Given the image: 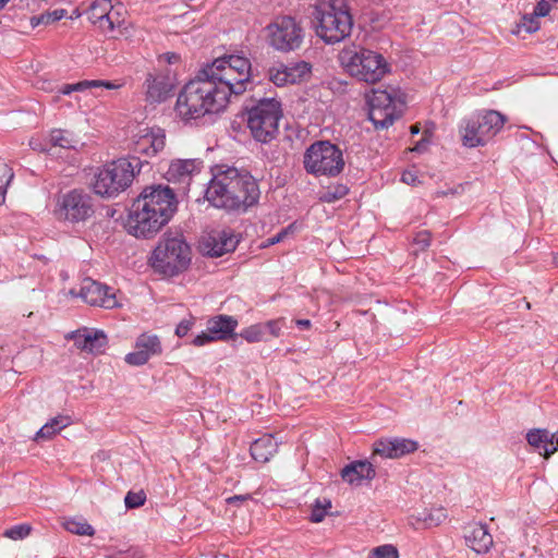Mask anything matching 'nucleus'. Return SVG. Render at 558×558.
I'll list each match as a JSON object with an SVG mask.
<instances>
[{
  "label": "nucleus",
  "mask_w": 558,
  "mask_h": 558,
  "mask_svg": "<svg viewBox=\"0 0 558 558\" xmlns=\"http://www.w3.org/2000/svg\"><path fill=\"white\" fill-rule=\"evenodd\" d=\"M29 144H31V146L33 147V149H38L37 144H34V143H33V141H31V143H29Z\"/></svg>",
  "instance_id": "052dcab7"
},
{
  "label": "nucleus",
  "mask_w": 558,
  "mask_h": 558,
  "mask_svg": "<svg viewBox=\"0 0 558 558\" xmlns=\"http://www.w3.org/2000/svg\"><path fill=\"white\" fill-rule=\"evenodd\" d=\"M251 498L250 495H234L232 497H229L227 499V502L229 505H234V504H238V502H242L244 500H248Z\"/></svg>",
  "instance_id": "603ef678"
},
{
  "label": "nucleus",
  "mask_w": 558,
  "mask_h": 558,
  "mask_svg": "<svg viewBox=\"0 0 558 558\" xmlns=\"http://www.w3.org/2000/svg\"><path fill=\"white\" fill-rule=\"evenodd\" d=\"M288 234V230L284 229V230H281L279 233H277L276 235L271 236V238H268L266 240V243L264 244V246H270V245H274V244H277L279 242H281L283 240L284 236H287Z\"/></svg>",
  "instance_id": "3c124183"
},
{
  "label": "nucleus",
  "mask_w": 558,
  "mask_h": 558,
  "mask_svg": "<svg viewBox=\"0 0 558 558\" xmlns=\"http://www.w3.org/2000/svg\"><path fill=\"white\" fill-rule=\"evenodd\" d=\"M71 424V418L66 415H58L47 422L36 434L35 439H51L56 434Z\"/></svg>",
  "instance_id": "c85d7f7f"
},
{
  "label": "nucleus",
  "mask_w": 558,
  "mask_h": 558,
  "mask_svg": "<svg viewBox=\"0 0 558 558\" xmlns=\"http://www.w3.org/2000/svg\"><path fill=\"white\" fill-rule=\"evenodd\" d=\"M340 59L352 76L366 83H376L388 72L385 58L373 50L344 49Z\"/></svg>",
  "instance_id": "1a4fd4ad"
},
{
  "label": "nucleus",
  "mask_w": 558,
  "mask_h": 558,
  "mask_svg": "<svg viewBox=\"0 0 558 558\" xmlns=\"http://www.w3.org/2000/svg\"><path fill=\"white\" fill-rule=\"evenodd\" d=\"M191 263V248L182 235L166 236L153 252V267L167 276L185 270Z\"/></svg>",
  "instance_id": "6e6552de"
},
{
  "label": "nucleus",
  "mask_w": 558,
  "mask_h": 558,
  "mask_svg": "<svg viewBox=\"0 0 558 558\" xmlns=\"http://www.w3.org/2000/svg\"><path fill=\"white\" fill-rule=\"evenodd\" d=\"M505 116L496 110H486L461 121L459 134L463 146L474 148L485 146L504 128Z\"/></svg>",
  "instance_id": "0eeeda50"
},
{
  "label": "nucleus",
  "mask_w": 558,
  "mask_h": 558,
  "mask_svg": "<svg viewBox=\"0 0 558 558\" xmlns=\"http://www.w3.org/2000/svg\"><path fill=\"white\" fill-rule=\"evenodd\" d=\"M266 31L268 44L281 52L298 50L304 39V29L291 16L277 17Z\"/></svg>",
  "instance_id": "9b49d317"
},
{
  "label": "nucleus",
  "mask_w": 558,
  "mask_h": 558,
  "mask_svg": "<svg viewBox=\"0 0 558 558\" xmlns=\"http://www.w3.org/2000/svg\"><path fill=\"white\" fill-rule=\"evenodd\" d=\"M550 4L545 1V0H541L537 2L535 9H534V14L538 17V16H546L549 12H550Z\"/></svg>",
  "instance_id": "49530a36"
},
{
  "label": "nucleus",
  "mask_w": 558,
  "mask_h": 558,
  "mask_svg": "<svg viewBox=\"0 0 558 558\" xmlns=\"http://www.w3.org/2000/svg\"><path fill=\"white\" fill-rule=\"evenodd\" d=\"M146 501V494L144 490L129 492L124 498V504L128 509H135L143 506Z\"/></svg>",
  "instance_id": "a19ab883"
},
{
  "label": "nucleus",
  "mask_w": 558,
  "mask_h": 558,
  "mask_svg": "<svg viewBox=\"0 0 558 558\" xmlns=\"http://www.w3.org/2000/svg\"><path fill=\"white\" fill-rule=\"evenodd\" d=\"M122 83H114L110 81L102 80H93V81H81L74 84H65L60 89L59 93L62 95H70L74 92H84L94 87H105L107 89H118L122 87Z\"/></svg>",
  "instance_id": "cd10ccee"
},
{
  "label": "nucleus",
  "mask_w": 558,
  "mask_h": 558,
  "mask_svg": "<svg viewBox=\"0 0 558 558\" xmlns=\"http://www.w3.org/2000/svg\"><path fill=\"white\" fill-rule=\"evenodd\" d=\"M410 131L412 134H417L420 132V126L417 124H413L410 126Z\"/></svg>",
  "instance_id": "5fc2aeb1"
},
{
  "label": "nucleus",
  "mask_w": 558,
  "mask_h": 558,
  "mask_svg": "<svg viewBox=\"0 0 558 558\" xmlns=\"http://www.w3.org/2000/svg\"><path fill=\"white\" fill-rule=\"evenodd\" d=\"M252 85L251 62L229 54L204 65L178 95L175 112L184 120H196L226 109L232 96H240Z\"/></svg>",
  "instance_id": "f257e3e1"
},
{
  "label": "nucleus",
  "mask_w": 558,
  "mask_h": 558,
  "mask_svg": "<svg viewBox=\"0 0 558 558\" xmlns=\"http://www.w3.org/2000/svg\"><path fill=\"white\" fill-rule=\"evenodd\" d=\"M553 260L554 264L558 266V253L554 254Z\"/></svg>",
  "instance_id": "13d9d810"
},
{
  "label": "nucleus",
  "mask_w": 558,
  "mask_h": 558,
  "mask_svg": "<svg viewBox=\"0 0 558 558\" xmlns=\"http://www.w3.org/2000/svg\"><path fill=\"white\" fill-rule=\"evenodd\" d=\"M401 180L409 185H415L420 182L416 172L412 170L404 171L402 173Z\"/></svg>",
  "instance_id": "8fccbe9b"
},
{
  "label": "nucleus",
  "mask_w": 558,
  "mask_h": 558,
  "mask_svg": "<svg viewBox=\"0 0 558 558\" xmlns=\"http://www.w3.org/2000/svg\"><path fill=\"white\" fill-rule=\"evenodd\" d=\"M202 168L203 161L201 159H175L169 165L166 179L170 183L182 185L183 191H185L192 178L199 173Z\"/></svg>",
  "instance_id": "a211bd4d"
},
{
  "label": "nucleus",
  "mask_w": 558,
  "mask_h": 558,
  "mask_svg": "<svg viewBox=\"0 0 558 558\" xmlns=\"http://www.w3.org/2000/svg\"><path fill=\"white\" fill-rule=\"evenodd\" d=\"M193 324V318L181 320L175 328V335L180 338L186 336L187 332L192 329Z\"/></svg>",
  "instance_id": "c03bdc74"
},
{
  "label": "nucleus",
  "mask_w": 558,
  "mask_h": 558,
  "mask_svg": "<svg viewBox=\"0 0 558 558\" xmlns=\"http://www.w3.org/2000/svg\"><path fill=\"white\" fill-rule=\"evenodd\" d=\"M376 471L372 462L357 460L345 465L341 471V477L349 484L360 485L363 480H373Z\"/></svg>",
  "instance_id": "5701e85b"
},
{
  "label": "nucleus",
  "mask_w": 558,
  "mask_h": 558,
  "mask_svg": "<svg viewBox=\"0 0 558 558\" xmlns=\"http://www.w3.org/2000/svg\"><path fill=\"white\" fill-rule=\"evenodd\" d=\"M10 0H0V10H2Z\"/></svg>",
  "instance_id": "4d7b16f0"
},
{
  "label": "nucleus",
  "mask_w": 558,
  "mask_h": 558,
  "mask_svg": "<svg viewBox=\"0 0 558 558\" xmlns=\"http://www.w3.org/2000/svg\"><path fill=\"white\" fill-rule=\"evenodd\" d=\"M62 526L72 534L94 536L95 529L83 518H64Z\"/></svg>",
  "instance_id": "7c9ffc66"
},
{
  "label": "nucleus",
  "mask_w": 558,
  "mask_h": 558,
  "mask_svg": "<svg viewBox=\"0 0 558 558\" xmlns=\"http://www.w3.org/2000/svg\"><path fill=\"white\" fill-rule=\"evenodd\" d=\"M263 326L265 327V331L268 330L271 336L279 337L281 330L280 320H269Z\"/></svg>",
  "instance_id": "de8ad7c7"
},
{
  "label": "nucleus",
  "mask_w": 558,
  "mask_h": 558,
  "mask_svg": "<svg viewBox=\"0 0 558 558\" xmlns=\"http://www.w3.org/2000/svg\"><path fill=\"white\" fill-rule=\"evenodd\" d=\"M68 293L71 296L81 298L92 306L111 310L119 305L113 289L92 278H84L82 280L78 292L75 289H71Z\"/></svg>",
  "instance_id": "4468645a"
},
{
  "label": "nucleus",
  "mask_w": 558,
  "mask_h": 558,
  "mask_svg": "<svg viewBox=\"0 0 558 558\" xmlns=\"http://www.w3.org/2000/svg\"><path fill=\"white\" fill-rule=\"evenodd\" d=\"M305 170L314 175H338L344 167L342 151L328 141L313 143L304 153Z\"/></svg>",
  "instance_id": "9d476101"
},
{
  "label": "nucleus",
  "mask_w": 558,
  "mask_h": 558,
  "mask_svg": "<svg viewBox=\"0 0 558 558\" xmlns=\"http://www.w3.org/2000/svg\"><path fill=\"white\" fill-rule=\"evenodd\" d=\"M551 436L547 429H532L526 434L527 442L536 448L539 453L543 452L545 458L550 457L558 450V446H555L550 440Z\"/></svg>",
  "instance_id": "bb28decb"
},
{
  "label": "nucleus",
  "mask_w": 558,
  "mask_h": 558,
  "mask_svg": "<svg viewBox=\"0 0 558 558\" xmlns=\"http://www.w3.org/2000/svg\"><path fill=\"white\" fill-rule=\"evenodd\" d=\"M316 34L327 44L343 40L351 34L353 20L344 0H328L315 7Z\"/></svg>",
  "instance_id": "20e7f679"
},
{
  "label": "nucleus",
  "mask_w": 558,
  "mask_h": 558,
  "mask_svg": "<svg viewBox=\"0 0 558 558\" xmlns=\"http://www.w3.org/2000/svg\"><path fill=\"white\" fill-rule=\"evenodd\" d=\"M140 151L147 156H154L165 147V135H145L137 144Z\"/></svg>",
  "instance_id": "2f4dec72"
},
{
  "label": "nucleus",
  "mask_w": 558,
  "mask_h": 558,
  "mask_svg": "<svg viewBox=\"0 0 558 558\" xmlns=\"http://www.w3.org/2000/svg\"><path fill=\"white\" fill-rule=\"evenodd\" d=\"M173 58H175V54H172V58H168V61H173Z\"/></svg>",
  "instance_id": "e2e57ef3"
},
{
  "label": "nucleus",
  "mask_w": 558,
  "mask_h": 558,
  "mask_svg": "<svg viewBox=\"0 0 558 558\" xmlns=\"http://www.w3.org/2000/svg\"><path fill=\"white\" fill-rule=\"evenodd\" d=\"M368 118L376 129H387L395 120L400 118L401 111L397 110L396 100L391 93L374 89L368 96Z\"/></svg>",
  "instance_id": "ddd939ff"
},
{
  "label": "nucleus",
  "mask_w": 558,
  "mask_h": 558,
  "mask_svg": "<svg viewBox=\"0 0 558 558\" xmlns=\"http://www.w3.org/2000/svg\"><path fill=\"white\" fill-rule=\"evenodd\" d=\"M88 19L104 32H112L121 23L120 14L113 9L110 0L94 1L88 11Z\"/></svg>",
  "instance_id": "6ab92c4d"
},
{
  "label": "nucleus",
  "mask_w": 558,
  "mask_h": 558,
  "mask_svg": "<svg viewBox=\"0 0 558 558\" xmlns=\"http://www.w3.org/2000/svg\"><path fill=\"white\" fill-rule=\"evenodd\" d=\"M178 201L169 186H146L134 201L126 228L136 238L154 236L173 216Z\"/></svg>",
  "instance_id": "f03ea898"
},
{
  "label": "nucleus",
  "mask_w": 558,
  "mask_h": 558,
  "mask_svg": "<svg viewBox=\"0 0 558 558\" xmlns=\"http://www.w3.org/2000/svg\"><path fill=\"white\" fill-rule=\"evenodd\" d=\"M330 508L331 501L329 499H316L315 504L312 507L310 517L311 521L315 523L322 522Z\"/></svg>",
  "instance_id": "c9c22d12"
},
{
  "label": "nucleus",
  "mask_w": 558,
  "mask_h": 558,
  "mask_svg": "<svg viewBox=\"0 0 558 558\" xmlns=\"http://www.w3.org/2000/svg\"><path fill=\"white\" fill-rule=\"evenodd\" d=\"M66 14V11L64 9H56L53 11H47L45 13H41L38 16H33L31 20V24L33 26H38L40 24L48 25L51 23H54L57 21H60L63 19Z\"/></svg>",
  "instance_id": "f704fd0d"
},
{
  "label": "nucleus",
  "mask_w": 558,
  "mask_h": 558,
  "mask_svg": "<svg viewBox=\"0 0 558 558\" xmlns=\"http://www.w3.org/2000/svg\"><path fill=\"white\" fill-rule=\"evenodd\" d=\"M349 192V189L345 185H337L333 187H329L327 191H325L320 199L326 203H332L336 202L342 197H344Z\"/></svg>",
  "instance_id": "ea45409f"
},
{
  "label": "nucleus",
  "mask_w": 558,
  "mask_h": 558,
  "mask_svg": "<svg viewBox=\"0 0 558 558\" xmlns=\"http://www.w3.org/2000/svg\"><path fill=\"white\" fill-rule=\"evenodd\" d=\"M238 320L229 315H217L208 319L206 330L197 335L192 343L196 347L205 345L211 341L227 340L234 336Z\"/></svg>",
  "instance_id": "2eb2a0df"
},
{
  "label": "nucleus",
  "mask_w": 558,
  "mask_h": 558,
  "mask_svg": "<svg viewBox=\"0 0 558 558\" xmlns=\"http://www.w3.org/2000/svg\"><path fill=\"white\" fill-rule=\"evenodd\" d=\"M49 143L54 147L76 149L81 145L80 140L70 131L53 130L49 135Z\"/></svg>",
  "instance_id": "c756f323"
},
{
  "label": "nucleus",
  "mask_w": 558,
  "mask_h": 558,
  "mask_svg": "<svg viewBox=\"0 0 558 558\" xmlns=\"http://www.w3.org/2000/svg\"><path fill=\"white\" fill-rule=\"evenodd\" d=\"M447 519L445 508H432L430 510L418 512L410 518V523L415 529H430L440 525Z\"/></svg>",
  "instance_id": "a878e982"
},
{
  "label": "nucleus",
  "mask_w": 558,
  "mask_h": 558,
  "mask_svg": "<svg viewBox=\"0 0 558 558\" xmlns=\"http://www.w3.org/2000/svg\"><path fill=\"white\" fill-rule=\"evenodd\" d=\"M173 58H175V54H172V58H168V61H173Z\"/></svg>",
  "instance_id": "680f3d73"
},
{
  "label": "nucleus",
  "mask_w": 558,
  "mask_h": 558,
  "mask_svg": "<svg viewBox=\"0 0 558 558\" xmlns=\"http://www.w3.org/2000/svg\"><path fill=\"white\" fill-rule=\"evenodd\" d=\"M13 177L14 174L12 169L5 163H0V205L4 203L7 186Z\"/></svg>",
  "instance_id": "58836bf2"
},
{
  "label": "nucleus",
  "mask_w": 558,
  "mask_h": 558,
  "mask_svg": "<svg viewBox=\"0 0 558 558\" xmlns=\"http://www.w3.org/2000/svg\"><path fill=\"white\" fill-rule=\"evenodd\" d=\"M421 149H422L421 143H417L416 146L413 148V150H415V151H421Z\"/></svg>",
  "instance_id": "bf43d9fd"
},
{
  "label": "nucleus",
  "mask_w": 558,
  "mask_h": 558,
  "mask_svg": "<svg viewBox=\"0 0 558 558\" xmlns=\"http://www.w3.org/2000/svg\"><path fill=\"white\" fill-rule=\"evenodd\" d=\"M265 335V327L262 324L252 325L243 329L240 336L247 342H259Z\"/></svg>",
  "instance_id": "4c0bfd02"
},
{
  "label": "nucleus",
  "mask_w": 558,
  "mask_h": 558,
  "mask_svg": "<svg viewBox=\"0 0 558 558\" xmlns=\"http://www.w3.org/2000/svg\"><path fill=\"white\" fill-rule=\"evenodd\" d=\"M247 128L253 138L267 144L279 133V121L282 118L281 102L274 97L262 98L246 110Z\"/></svg>",
  "instance_id": "423d86ee"
},
{
  "label": "nucleus",
  "mask_w": 558,
  "mask_h": 558,
  "mask_svg": "<svg viewBox=\"0 0 558 558\" xmlns=\"http://www.w3.org/2000/svg\"><path fill=\"white\" fill-rule=\"evenodd\" d=\"M278 450V441L272 435H264L251 445L252 458L260 463H266Z\"/></svg>",
  "instance_id": "393cba45"
},
{
  "label": "nucleus",
  "mask_w": 558,
  "mask_h": 558,
  "mask_svg": "<svg viewBox=\"0 0 558 558\" xmlns=\"http://www.w3.org/2000/svg\"><path fill=\"white\" fill-rule=\"evenodd\" d=\"M146 100L155 104L165 101L171 94L173 85L163 74L149 73L144 83Z\"/></svg>",
  "instance_id": "412c9836"
},
{
  "label": "nucleus",
  "mask_w": 558,
  "mask_h": 558,
  "mask_svg": "<svg viewBox=\"0 0 558 558\" xmlns=\"http://www.w3.org/2000/svg\"><path fill=\"white\" fill-rule=\"evenodd\" d=\"M75 345L89 353H100L107 345V336L101 330H87L83 333L77 332L73 336Z\"/></svg>",
  "instance_id": "b1692460"
},
{
  "label": "nucleus",
  "mask_w": 558,
  "mask_h": 558,
  "mask_svg": "<svg viewBox=\"0 0 558 558\" xmlns=\"http://www.w3.org/2000/svg\"><path fill=\"white\" fill-rule=\"evenodd\" d=\"M311 70L312 65L305 61H299L296 63L288 65L290 81H292V84H295L306 80L311 74Z\"/></svg>",
  "instance_id": "473e14b6"
},
{
  "label": "nucleus",
  "mask_w": 558,
  "mask_h": 558,
  "mask_svg": "<svg viewBox=\"0 0 558 558\" xmlns=\"http://www.w3.org/2000/svg\"><path fill=\"white\" fill-rule=\"evenodd\" d=\"M236 244L238 240L233 234L222 231L204 236L199 247L204 255L220 257L226 253L234 251Z\"/></svg>",
  "instance_id": "aec40b11"
},
{
  "label": "nucleus",
  "mask_w": 558,
  "mask_h": 558,
  "mask_svg": "<svg viewBox=\"0 0 558 558\" xmlns=\"http://www.w3.org/2000/svg\"><path fill=\"white\" fill-rule=\"evenodd\" d=\"M109 558H144V554L138 547H131L125 551H118Z\"/></svg>",
  "instance_id": "37998d69"
},
{
  "label": "nucleus",
  "mask_w": 558,
  "mask_h": 558,
  "mask_svg": "<svg viewBox=\"0 0 558 558\" xmlns=\"http://www.w3.org/2000/svg\"><path fill=\"white\" fill-rule=\"evenodd\" d=\"M399 554L393 545H381L375 547L368 558H398Z\"/></svg>",
  "instance_id": "79ce46f5"
},
{
  "label": "nucleus",
  "mask_w": 558,
  "mask_h": 558,
  "mask_svg": "<svg viewBox=\"0 0 558 558\" xmlns=\"http://www.w3.org/2000/svg\"><path fill=\"white\" fill-rule=\"evenodd\" d=\"M173 58H175V54H172V58H168V61H173Z\"/></svg>",
  "instance_id": "0e129e2a"
},
{
  "label": "nucleus",
  "mask_w": 558,
  "mask_h": 558,
  "mask_svg": "<svg viewBox=\"0 0 558 558\" xmlns=\"http://www.w3.org/2000/svg\"><path fill=\"white\" fill-rule=\"evenodd\" d=\"M269 80L276 85V86H283L287 84H292V81H290V73L288 72V65L286 64H278L274 65L268 71Z\"/></svg>",
  "instance_id": "72a5a7b5"
},
{
  "label": "nucleus",
  "mask_w": 558,
  "mask_h": 558,
  "mask_svg": "<svg viewBox=\"0 0 558 558\" xmlns=\"http://www.w3.org/2000/svg\"><path fill=\"white\" fill-rule=\"evenodd\" d=\"M147 165L138 157L119 158L106 163L95 174L93 187L96 194L114 197L125 191L133 182L135 174Z\"/></svg>",
  "instance_id": "39448f33"
},
{
  "label": "nucleus",
  "mask_w": 558,
  "mask_h": 558,
  "mask_svg": "<svg viewBox=\"0 0 558 558\" xmlns=\"http://www.w3.org/2000/svg\"><path fill=\"white\" fill-rule=\"evenodd\" d=\"M414 243L424 250L430 244V233L428 231H421L414 238Z\"/></svg>",
  "instance_id": "a18cd8bd"
},
{
  "label": "nucleus",
  "mask_w": 558,
  "mask_h": 558,
  "mask_svg": "<svg viewBox=\"0 0 558 558\" xmlns=\"http://www.w3.org/2000/svg\"><path fill=\"white\" fill-rule=\"evenodd\" d=\"M259 195L257 181L235 168L214 174L205 191L210 205L227 211H245L258 202Z\"/></svg>",
  "instance_id": "7ed1b4c3"
},
{
  "label": "nucleus",
  "mask_w": 558,
  "mask_h": 558,
  "mask_svg": "<svg viewBox=\"0 0 558 558\" xmlns=\"http://www.w3.org/2000/svg\"><path fill=\"white\" fill-rule=\"evenodd\" d=\"M522 27L527 33H533V32H536L538 29L539 25H538V22H537L536 19L524 16L523 22H522Z\"/></svg>",
  "instance_id": "09e8293b"
},
{
  "label": "nucleus",
  "mask_w": 558,
  "mask_h": 558,
  "mask_svg": "<svg viewBox=\"0 0 558 558\" xmlns=\"http://www.w3.org/2000/svg\"><path fill=\"white\" fill-rule=\"evenodd\" d=\"M417 442L407 438H381L374 442L372 459H399L417 450Z\"/></svg>",
  "instance_id": "f3484780"
},
{
  "label": "nucleus",
  "mask_w": 558,
  "mask_h": 558,
  "mask_svg": "<svg viewBox=\"0 0 558 558\" xmlns=\"http://www.w3.org/2000/svg\"><path fill=\"white\" fill-rule=\"evenodd\" d=\"M296 326L302 329H307L311 326V322L308 319H298Z\"/></svg>",
  "instance_id": "864d4df0"
},
{
  "label": "nucleus",
  "mask_w": 558,
  "mask_h": 558,
  "mask_svg": "<svg viewBox=\"0 0 558 558\" xmlns=\"http://www.w3.org/2000/svg\"><path fill=\"white\" fill-rule=\"evenodd\" d=\"M32 525L28 523H22L7 529L3 532V536L13 541H21L26 538L32 532Z\"/></svg>",
  "instance_id": "e433bc0d"
},
{
  "label": "nucleus",
  "mask_w": 558,
  "mask_h": 558,
  "mask_svg": "<svg viewBox=\"0 0 558 558\" xmlns=\"http://www.w3.org/2000/svg\"><path fill=\"white\" fill-rule=\"evenodd\" d=\"M162 352L161 342L156 335L142 333L135 341V350L125 355L124 360L129 365L142 366L146 364L151 356L159 355Z\"/></svg>",
  "instance_id": "dca6fc26"
},
{
  "label": "nucleus",
  "mask_w": 558,
  "mask_h": 558,
  "mask_svg": "<svg viewBox=\"0 0 558 558\" xmlns=\"http://www.w3.org/2000/svg\"><path fill=\"white\" fill-rule=\"evenodd\" d=\"M464 538L466 544L476 553H486L493 545V537L486 524L473 523L466 527Z\"/></svg>",
  "instance_id": "4be33fe9"
},
{
  "label": "nucleus",
  "mask_w": 558,
  "mask_h": 558,
  "mask_svg": "<svg viewBox=\"0 0 558 558\" xmlns=\"http://www.w3.org/2000/svg\"><path fill=\"white\" fill-rule=\"evenodd\" d=\"M56 214L71 222L85 221L94 214L93 199L82 190H72L58 199Z\"/></svg>",
  "instance_id": "f8f14e48"
},
{
  "label": "nucleus",
  "mask_w": 558,
  "mask_h": 558,
  "mask_svg": "<svg viewBox=\"0 0 558 558\" xmlns=\"http://www.w3.org/2000/svg\"><path fill=\"white\" fill-rule=\"evenodd\" d=\"M449 193H450V194H453L454 192H453L452 190H449V191L438 192L437 194H438V195H442V196H445V195H448Z\"/></svg>",
  "instance_id": "6e6d98bb"
}]
</instances>
